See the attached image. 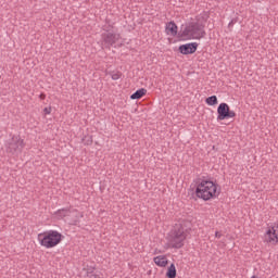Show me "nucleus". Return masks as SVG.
Wrapping results in <instances>:
<instances>
[{
	"label": "nucleus",
	"instance_id": "obj_1",
	"mask_svg": "<svg viewBox=\"0 0 278 278\" xmlns=\"http://www.w3.org/2000/svg\"><path fill=\"white\" fill-rule=\"evenodd\" d=\"M195 194L198 199L212 201V199H216L220 194V187L212 180H201L197 186Z\"/></svg>",
	"mask_w": 278,
	"mask_h": 278
},
{
	"label": "nucleus",
	"instance_id": "obj_2",
	"mask_svg": "<svg viewBox=\"0 0 278 278\" xmlns=\"http://www.w3.org/2000/svg\"><path fill=\"white\" fill-rule=\"evenodd\" d=\"M63 240L64 235L58 230H45L37 235V242L42 249H55Z\"/></svg>",
	"mask_w": 278,
	"mask_h": 278
},
{
	"label": "nucleus",
	"instance_id": "obj_3",
	"mask_svg": "<svg viewBox=\"0 0 278 278\" xmlns=\"http://www.w3.org/2000/svg\"><path fill=\"white\" fill-rule=\"evenodd\" d=\"M180 38L182 40H201V38H205V26L198 22H191L182 26Z\"/></svg>",
	"mask_w": 278,
	"mask_h": 278
},
{
	"label": "nucleus",
	"instance_id": "obj_4",
	"mask_svg": "<svg viewBox=\"0 0 278 278\" xmlns=\"http://www.w3.org/2000/svg\"><path fill=\"white\" fill-rule=\"evenodd\" d=\"M188 238V230L184 228H179L172 232V235L167 238V245L165 249H181L184 247V242Z\"/></svg>",
	"mask_w": 278,
	"mask_h": 278
},
{
	"label": "nucleus",
	"instance_id": "obj_5",
	"mask_svg": "<svg viewBox=\"0 0 278 278\" xmlns=\"http://www.w3.org/2000/svg\"><path fill=\"white\" fill-rule=\"evenodd\" d=\"M264 242L277 247L278 244V224H271L266 227L264 233Z\"/></svg>",
	"mask_w": 278,
	"mask_h": 278
},
{
	"label": "nucleus",
	"instance_id": "obj_6",
	"mask_svg": "<svg viewBox=\"0 0 278 278\" xmlns=\"http://www.w3.org/2000/svg\"><path fill=\"white\" fill-rule=\"evenodd\" d=\"M227 118H236V111H231L229 104L222 102L217 108V121H227Z\"/></svg>",
	"mask_w": 278,
	"mask_h": 278
},
{
	"label": "nucleus",
	"instance_id": "obj_7",
	"mask_svg": "<svg viewBox=\"0 0 278 278\" xmlns=\"http://www.w3.org/2000/svg\"><path fill=\"white\" fill-rule=\"evenodd\" d=\"M25 148V141L20 136L12 137L8 144L9 153H16V151H23Z\"/></svg>",
	"mask_w": 278,
	"mask_h": 278
},
{
	"label": "nucleus",
	"instance_id": "obj_8",
	"mask_svg": "<svg viewBox=\"0 0 278 278\" xmlns=\"http://www.w3.org/2000/svg\"><path fill=\"white\" fill-rule=\"evenodd\" d=\"M197 49H199V43L197 42L181 45L178 48L182 55H192V53H197Z\"/></svg>",
	"mask_w": 278,
	"mask_h": 278
},
{
	"label": "nucleus",
	"instance_id": "obj_9",
	"mask_svg": "<svg viewBox=\"0 0 278 278\" xmlns=\"http://www.w3.org/2000/svg\"><path fill=\"white\" fill-rule=\"evenodd\" d=\"M121 39V35L114 33H106L103 35V40L106 45H116Z\"/></svg>",
	"mask_w": 278,
	"mask_h": 278
},
{
	"label": "nucleus",
	"instance_id": "obj_10",
	"mask_svg": "<svg viewBox=\"0 0 278 278\" xmlns=\"http://www.w3.org/2000/svg\"><path fill=\"white\" fill-rule=\"evenodd\" d=\"M153 262L155 266H159V268H166V266H168V256L164 254L154 256Z\"/></svg>",
	"mask_w": 278,
	"mask_h": 278
},
{
	"label": "nucleus",
	"instance_id": "obj_11",
	"mask_svg": "<svg viewBox=\"0 0 278 278\" xmlns=\"http://www.w3.org/2000/svg\"><path fill=\"white\" fill-rule=\"evenodd\" d=\"M165 31L167 36H177V24H175L174 22H169L168 24H166Z\"/></svg>",
	"mask_w": 278,
	"mask_h": 278
},
{
	"label": "nucleus",
	"instance_id": "obj_12",
	"mask_svg": "<svg viewBox=\"0 0 278 278\" xmlns=\"http://www.w3.org/2000/svg\"><path fill=\"white\" fill-rule=\"evenodd\" d=\"M142 97H147V89L141 88L130 96L132 101L140 100Z\"/></svg>",
	"mask_w": 278,
	"mask_h": 278
},
{
	"label": "nucleus",
	"instance_id": "obj_13",
	"mask_svg": "<svg viewBox=\"0 0 278 278\" xmlns=\"http://www.w3.org/2000/svg\"><path fill=\"white\" fill-rule=\"evenodd\" d=\"M54 216L58 219L66 218V216H71V211L62 208V210L56 211L54 213Z\"/></svg>",
	"mask_w": 278,
	"mask_h": 278
},
{
	"label": "nucleus",
	"instance_id": "obj_14",
	"mask_svg": "<svg viewBox=\"0 0 278 278\" xmlns=\"http://www.w3.org/2000/svg\"><path fill=\"white\" fill-rule=\"evenodd\" d=\"M166 277L167 278L177 277V267H175V264L169 265V267L167 268Z\"/></svg>",
	"mask_w": 278,
	"mask_h": 278
},
{
	"label": "nucleus",
	"instance_id": "obj_15",
	"mask_svg": "<svg viewBox=\"0 0 278 278\" xmlns=\"http://www.w3.org/2000/svg\"><path fill=\"white\" fill-rule=\"evenodd\" d=\"M206 105H218V98L216 96H211L205 99Z\"/></svg>",
	"mask_w": 278,
	"mask_h": 278
},
{
	"label": "nucleus",
	"instance_id": "obj_16",
	"mask_svg": "<svg viewBox=\"0 0 278 278\" xmlns=\"http://www.w3.org/2000/svg\"><path fill=\"white\" fill-rule=\"evenodd\" d=\"M86 278H101L97 273H94V267H90L86 271Z\"/></svg>",
	"mask_w": 278,
	"mask_h": 278
},
{
	"label": "nucleus",
	"instance_id": "obj_17",
	"mask_svg": "<svg viewBox=\"0 0 278 278\" xmlns=\"http://www.w3.org/2000/svg\"><path fill=\"white\" fill-rule=\"evenodd\" d=\"M121 76H122L121 72H115L112 74L111 77L114 81H116V80L121 79Z\"/></svg>",
	"mask_w": 278,
	"mask_h": 278
},
{
	"label": "nucleus",
	"instance_id": "obj_18",
	"mask_svg": "<svg viewBox=\"0 0 278 278\" xmlns=\"http://www.w3.org/2000/svg\"><path fill=\"white\" fill-rule=\"evenodd\" d=\"M52 108L51 106H46L45 109H43V115L45 116H49V114H51V112H52Z\"/></svg>",
	"mask_w": 278,
	"mask_h": 278
},
{
	"label": "nucleus",
	"instance_id": "obj_19",
	"mask_svg": "<svg viewBox=\"0 0 278 278\" xmlns=\"http://www.w3.org/2000/svg\"><path fill=\"white\" fill-rule=\"evenodd\" d=\"M215 238L220 239L223 238V233L220 231L215 232Z\"/></svg>",
	"mask_w": 278,
	"mask_h": 278
}]
</instances>
